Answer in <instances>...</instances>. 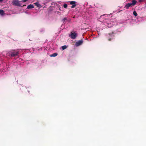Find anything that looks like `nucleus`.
<instances>
[{"instance_id": "6", "label": "nucleus", "mask_w": 146, "mask_h": 146, "mask_svg": "<svg viewBox=\"0 0 146 146\" xmlns=\"http://www.w3.org/2000/svg\"><path fill=\"white\" fill-rule=\"evenodd\" d=\"M131 6H132V5L131 4V3H129L125 5V8H126L127 9H128Z\"/></svg>"}, {"instance_id": "9", "label": "nucleus", "mask_w": 146, "mask_h": 146, "mask_svg": "<svg viewBox=\"0 0 146 146\" xmlns=\"http://www.w3.org/2000/svg\"><path fill=\"white\" fill-rule=\"evenodd\" d=\"M57 54L56 53H54L53 54H52L50 56L52 57H55L56 56H57Z\"/></svg>"}, {"instance_id": "13", "label": "nucleus", "mask_w": 146, "mask_h": 146, "mask_svg": "<svg viewBox=\"0 0 146 146\" xmlns=\"http://www.w3.org/2000/svg\"><path fill=\"white\" fill-rule=\"evenodd\" d=\"M133 15L135 17L137 16V14L135 11H134L133 12Z\"/></svg>"}, {"instance_id": "17", "label": "nucleus", "mask_w": 146, "mask_h": 146, "mask_svg": "<svg viewBox=\"0 0 146 146\" xmlns=\"http://www.w3.org/2000/svg\"><path fill=\"white\" fill-rule=\"evenodd\" d=\"M28 0H22V1L24 2H25L27 1Z\"/></svg>"}, {"instance_id": "5", "label": "nucleus", "mask_w": 146, "mask_h": 146, "mask_svg": "<svg viewBox=\"0 0 146 146\" xmlns=\"http://www.w3.org/2000/svg\"><path fill=\"white\" fill-rule=\"evenodd\" d=\"M83 42V40L82 39L80 40H79L77 42H76L75 43V45L76 46H78L81 45Z\"/></svg>"}, {"instance_id": "8", "label": "nucleus", "mask_w": 146, "mask_h": 146, "mask_svg": "<svg viewBox=\"0 0 146 146\" xmlns=\"http://www.w3.org/2000/svg\"><path fill=\"white\" fill-rule=\"evenodd\" d=\"M34 7V6L33 5L30 4L27 7V9H32Z\"/></svg>"}, {"instance_id": "24", "label": "nucleus", "mask_w": 146, "mask_h": 146, "mask_svg": "<svg viewBox=\"0 0 146 146\" xmlns=\"http://www.w3.org/2000/svg\"><path fill=\"white\" fill-rule=\"evenodd\" d=\"M145 2H146V1Z\"/></svg>"}, {"instance_id": "12", "label": "nucleus", "mask_w": 146, "mask_h": 146, "mask_svg": "<svg viewBox=\"0 0 146 146\" xmlns=\"http://www.w3.org/2000/svg\"><path fill=\"white\" fill-rule=\"evenodd\" d=\"M4 13L3 10H0V14L1 15H3Z\"/></svg>"}, {"instance_id": "7", "label": "nucleus", "mask_w": 146, "mask_h": 146, "mask_svg": "<svg viewBox=\"0 0 146 146\" xmlns=\"http://www.w3.org/2000/svg\"><path fill=\"white\" fill-rule=\"evenodd\" d=\"M137 2V1L135 0H132V3H131V4L132 6H133L136 4Z\"/></svg>"}, {"instance_id": "20", "label": "nucleus", "mask_w": 146, "mask_h": 146, "mask_svg": "<svg viewBox=\"0 0 146 146\" xmlns=\"http://www.w3.org/2000/svg\"><path fill=\"white\" fill-rule=\"evenodd\" d=\"M59 10H60V11H62V10H61V9L60 8H59Z\"/></svg>"}, {"instance_id": "15", "label": "nucleus", "mask_w": 146, "mask_h": 146, "mask_svg": "<svg viewBox=\"0 0 146 146\" xmlns=\"http://www.w3.org/2000/svg\"><path fill=\"white\" fill-rule=\"evenodd\" d=\"M67 7V4H65L64 5L63 7L64 8H66Z\"/></svg>"}, {"instance_id": "4", "label": "nucleus", "mask_w": 146, "mask_h": 146, "mask_svg": "<svg viewBox=\"0 0 146 146\" xmlns=\"http://www.w3.org/2000/svg\"><path fill=\"white\" fill-rule=\"evenodd\" d=\"M77 35L75 32H71L70 34L69 35V36L73 39H74L76 38L77 36Z\"/></svg>"}, {"instance_id": "10", "label": "nucleus", "mask_w": 146, "mask_h": 146, "mask_svg": "<svg viewBox=\"0 0 146 146\" xmlns=\"http://www.w3.org/2000/svg\"><path fill=\"white\" fill-rule=\"evenodd\" d=\"M70 3L71 5H76V2L75 1H71L70 2Z\"/></svg>"}, {"instance_id": "14", "label": "nucleus", "mask_w": 146, "mask_h": 146, "mask_svg": "<svg viewBox=\"0 0 146 146\" xmlns=\"http://www.w3.org/2000/svg\"><path fill=\"white\" fill-rule=\"evenodd\" d=\"M62 48L63 50H64L67 48V46L66 45L63 46H62Z\"/></svg>"}, {"instance_id": "2", "label": "nucleus", "mask_w": 146, "mask_h": 146, "mask_svg": "<svg viewBox=\"0 0 146 146\" xmlns=\"http://www.w3.org/2000/svg\"><path fill=\"white\" fill-rule=\"evenodd\" d=\"M15 50H12L10 51L11 53L10 54V56L11 57H14L15 56H17L19 54V52L18 51L15 52Z\"/></svg>"}, {"instance_id": "1", "label": "nucleus", "mask_w": 146, "mask_h": 146, "mask_svg": "<svg viewBox=\"0 0 146 146\" xmlns=\"http://www.w3.org/2000/svg\"><path fill=\"white\" fill-rule=\"evenodd\" d=\"M114 33L112 32L111 33H108L106 35V36L107 38H108V40L111 41V39H113L115 37L114 35Z\"/></svg>"}, {"instance_id": "21", "label": "nucleus", "mask_w": 146, "mask_h": 146, "mask_svg": "<svg viewBox=\"0 0 146 146\" xmlns=\"http://www.w3.org/2000/svg\"><path fill=\"white\" fill-rule=\"evenodd\" d=\"M3 0H0V2H2Z\"/></svg>"}, {"instance_id": "16", "label": "nucleus", "mask_w": 146, "mask_h": 146, "mask_svg": "<svg viewBox=\"0 0 146 146\" xmlns=\"http://www.w3.org/2000/svg\"><path fill=\"white\" fill-rule=\"evenodd\" d=\"M76 5H72L71 7V8H74L76 6Z\"/></svg>"}, {"instance_id": "3", "label": "nucleus", "mask_w": 146, "mask_h": 146, "mask_svg": "<svg viewBox=\"0 0 146 146\" xmlns=\"http://www.w3.org/2000/svg\"><path fill=\"white\" fill-rule=\"evenodd\" d=\"M13 5L17 6H21L20 1L17 0H13L12 1Z\"/></svg>"}, {"instance_id": "23", "label": "nucleus", "mask_w": 146, "mask_h": 146, "mask_svg": "<svg viewBox=\"0 0 146 146\" xmlns=\"http://www.w3.org/2000/svg\"><path fill=\"white\" fill-rule=\"evenodd\" d=\"M25 6V5H23V6Z\"/></svg>"}, {"instance_id": "19", "label": "nucleus", "mask_w": 146, "mask_h": 146, "mask_svg": "<svg viewBox=\"0 0 146 146\" xmlns=\"http://www.w3.org/2000/svg\"><path fill=\"white\" fill-rule=\"evenodd\" d=\"M142 1V0H139V2H141Z\"/></svg>"}, {"instance_id": "18", "label": "nucleus", "mask_w": 146, "mask_h": 146, "mask_svg": "<svg viewBox=\"0 0 146 146\" xmlns=\"http://www.w3.org/2000/svg\"><path fill=\"white\" fill-rule=\"evenodd\" d=\"M36 5H37L38 7V5H39L38 3H35Z\"/></svg>"}, {"instance_id": "22", "label": "nucleus", "mask_w": 146, "mask_h": 146, "mask_svg": "<svg viewBox=\"0 0 146 146\" xmlns=\"http://www.w3.org/2000/svg\"><path fill=\"white\" fill-rule=\"evenodd\" d=\"M145 6L146 7V3L145 4Z\"/></svg>"}, {"instance_id": "11", "label": "nucleus", "mask_w": 146, "mask_h": 146, "mask_svg": "<svg viewBox=\"0 0 146 146\" xmlns=\"http://www.w3.org/2000/svg\"><path fill=\"white\" fill-rule=\"evenodd\" d=\"M66 20L67 18L66 17H65L63 19H62V21L63 23H64V22H66Z\"/></svg>"}]
</instances>
